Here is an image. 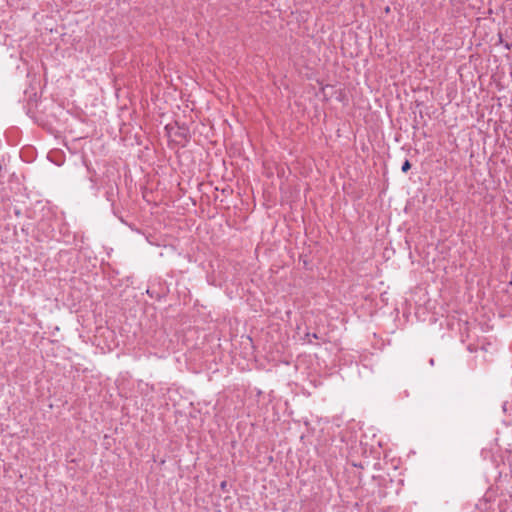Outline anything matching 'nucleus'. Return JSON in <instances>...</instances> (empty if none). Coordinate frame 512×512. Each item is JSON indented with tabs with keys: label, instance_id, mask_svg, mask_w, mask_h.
Wrapping results in <instances>:
<instances>
[{
	"label": "nucleus",
	"instance_id": "obj_1",
	"mask_svg": "<svg viewBox=\"0 0 512 512\" xmlns=\"http://www.w3.org/2000/svg\"><path fill=\"white\" fill-rule=\"evenodd\" d=\"M410 168H411V163L408 159H406L401 166V171L403 173H407L410 170Z\"/></svg>",
	"mask_w": 512,
	"mask_h": 512
},
{
	"label": "nucleus",
	"instance_id": "obj_2",
	"mask_svg": "<svg viewBox=\"0 0 512 512\" xmlns=\"http://www.w3.org/2000/svg\"><path fill=\"white\" fill-rule=\"evenodd\" d=\"M504 46L508 50L512 49V43L511 44L510 43H506Z\"/></svg>",
	"mask_w": 512,
	"mask_h": 512
},
{
	"label": "nucleus",
	"instance_id": "obj_3",
	"mask_svg": "<svg viewBox=\"0 0 512 512\" xmlns=\"http://www.w3.org/2000/svg\"><path fill=\"white\" fill-rule=\"evenodd\" d=\"M225 486H226V482L224 481V482L221 483V488L224 489Z\"/></svg>",
	"mask_w": 512,
	"mask_h": 512
},
{
	"label": "nucleus",
	"instance_id": "obj_4",
	"mask_svg": "<svg viewBox=\"0 0 512 512\" xmlns=\"http://www.w3.org/2000/svg\"><path fill=\"white\" fill-rule=\"evenodd\" d=\"M430 364L433 365L434 364V360L433 359H430Z\"/></svg>",
	"mask_w": 512,
	"mask_h": 512
}]
</instances>
